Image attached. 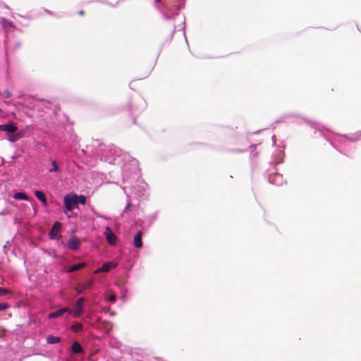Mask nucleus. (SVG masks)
<instances>
[{
	"label": "nucleus",
	"mask_w": 361,
	"mask_h": 361,
	"mask_svg": "<svg viewBox=\"0 0 361 361\" xmlns=\"http://www.w3.org/2000/svg\"><path fill=\"white\" fill-rule=\"evenodd\" d=\"M63 202L67 211H72L78 205L75 194L66 195L63 198Z\"/></svg>",
	"instance_id": "obj_1"
},
{
	"label": "nucleus",
	"mask_w": 361,
	"mask_h": 361,
	"mask_svg": "<svg viewBox=\"0 0 361 361\" xmlns=\"http://www.w3.org/2000/svg\"><path fill=\"white\" fill-rule=\"evenodd\" d=\"M80 245V240L76 236H73L67 242V247L71 250H77Z\"/></svg>",
	"instance_id": "obj_2"
},
{
	"label": "nucleus",
	"mask_w": 361,
	"mask_h": 361,
	"mask_svg": "<svg viewBox=\"0 0 361 361\" xmlns=\"http://www.w3.org/2000/svg\"><path fill=\"white\" fill-rule=\"evenodd\" d=\"M92 280H88L83 283H78L75 289L78 294H81L85 290L90 288L92 286Z\"/></svg>",
	"instance_id": "obj_3"
},
{
	"label": "nucleus",
	"mask_w": 361,
	"mask_h": 361,
	"mask_svg": "<svg viewBox=\"0 0 361 361\" xmlns=\"http://www.w3.org/2000/svg\"><path fill=\"white\" fill-rule=\"evenodd\" d=\"M104 234H105V236H106V238L107 241L111 245H115L116 244V243L117 241V237L112 232L111 229L109 227H106L105 228Z\"/></svg>",
	"instance_id": "obj_4"
},
{
	"label": "nucleus",
	"mask_w": 361,
	"mask_h": 361,
	"mask_svg": "<svg viewBox=\"0 0 361 361\" xmlns=\"http://www.w3.org/2000/svg\"><path fill=\"white\" fill-rule=\"evenodd\" d=\"M61 228V223L56 221L54 224L51 230L49 232L50 238L52 239L56 238L58 233L60 232Z\"/></svg>",
	"instance_id": "obj_5"
},
{
	"label": "nucleus",
	"mask_w": 361,
	"mask_h": 361,
	"mask_svg": "<svg viewBox=\"0 0 361 361\" xmlns=\"http://www.w3.org/2000/svg\"><path fill=\"white\" fill-rule=\"evenodd\" d=\"M66 312H69L71 314V311L69 310V309L67 308V307H64V308H62V309H60V310H58L56 311L51 312L49 314L48 317L49 319L57 318L59 317L62 316Z\"/></svg>",
	"instance_id": "obj_6"
},
{
	"label": "nucleus",
	"mask_w": 361,
	"mask_h": 361,
	"mask_svg": "<svg viewBox=\"0 0 361 361\" xmlns=\"http://www.w3.org/2000/svg\"><path fill=\"white\" fill-rule=\"evenodd\" d=\"M17 130L18 128L13 124L0 125V130L2 131L13 133H16Z\"/></svg>",
	"instance_id": "obj_7"
},
{
	"label": "nucleus",
	"mask_w": 361,
	"mask_h": 361,
	"mask_svg": "<svg viewBox=\"0 0 361 361\" xmlns=\"http://www.w3.org/2000/svg\"><path fill=\"white\" fill-rule=\"evenodd\" d=\"M133 244H134V246L137 248H140L142 247V232L141 231H138L134 236Z\"/></svg>",
	"instance_id": "obj_8"
},
{
	"label": "nucleus",
	"mask_w": 361,
	"mask_h": 361,
	"mask_svg": "<svg viewBox=\"0 0 361 361\" xmlns=\"http://www.w3.org/2000/svg\"><path fill=\"white\" fill-rule=\"evenodd\" d=\"M71 313L73 314L74 317H79L83 313V306L75 303L74 305V310Z\"/></svg>",
	"instance_id": "obj_9"
},
{
	"label": "nucleus",
	"mask_w": 361,
	"mask_h": 361,
	"mask_svg": "<svg viewBox=\"0 0 361 361\" xmlns=\"http://www.w3.org/2000/svg\"><path fill=\"white\" fill-rule=\"evenodd\" d=\"M71 350L73 353H80L83 351L81 345L78 341H75L73 343Z\"/></svg>",
	"instance_id": "obj_10"
},
{
	"label": "nucleus",
	"mask_w": 361,
	"mask_h": 361,
	"mask_svg": "<svg viewBox=\"0 0 361 361\" xmlns=\"http://www.w3.org/2000/svg\"><path fill=\"white\" fill-rule=\"evenodd\" d=\"M86 264L84 262L72 265L68 270V272H73L84 268Z\"/></svg>",
	"instance_id": "obj_11"
},
{
	"label": "nucleus",
	"mask_w": 361,
	"mask_h": 361,
	"mask_svg": "<svg viewBox=\"0 0 361 361\" xmlns=\"http://www.w3.org/2000/svg\"><path fill=\"white\" fill-rule=\"evenodd\" d=\"M36 197L40 200L44 204H47V198L42 191L36 190L35 192Z\"/></svg>",
	"instance_id": "obj_12"
},
{
	"label": "nucleus",
	"mask_w": 361,
	"mask_h": 361,
	"mask_svg": "<svg viewBox=\"0 0 361 361\" xmlns=\"http://www.w3.org/2000/svg\"><path fill=\"white\" fill-rule=\"evenodd\" d=\"M13 197L16 200H29V197L24 192H16L13 195Z\"/></svg>",
	"instance_id": "obj_13"
},
{
	"label": "nucleus",
	"mask_w": 361,
	"mask_h": 361,
	"mask_svg": "<svg viewBox=\"0 0 361 361\" xmlns=\"http://www.w3.org/2000/svg\"><path fill=\"white\" fill-rule=\"evenodd\" d=\"M111 263H104L102 267H100L99 269H97L95 271V273H99V272H107L110 270L111 269Z\"/></svg>",
	"instance_id": "obj_14"
},
{
	"label": "nucleus",
	"mask_w": 361,
	"mask_h": 361,
	"mask_svg": "<svg viewBox=\"0 0 361 361\" xmlns=\"http://www.w3.org/2000/svg\"><path fill=\"white\" fill-rule=\"evenodd\" d=\"M61 341L60 337L54 336L52 335H50L47 336V342L50 344H54L56 343H59Z\"/></svg>",
	"instance_id": "obj_15"
},
{
	"label": "nucleus",
	"mask_w": 361,
	"mask_h": 361,
	"mask_svg": "<svg viewBox=\"0 0 361 361\" xmlns=\"http://www.w3.org/2000/svg\"><path fill=\"white\" fill-rule=\"evenodd\" d=\"M83 329V326L80 323H75L71 326V329L74 332H79L82 331Z\"/></svg>",
	"instance_id": "obj_16"
},
{
	"label": "nucleus",
	"mask_w": 361,
	"mask_h": 361,
	"mask_svg": "<svg viewBox=\"0 0 361 361\" xmlns=\"http://www.w3.org/2000/svg\"><path fill=\"white\" fill-rule=\"evenodd\" d=\"M75 196L76 201L78 202V204H81L82 205L85 204L86 197L84 195H78L75 194Z\"/></svg>",
	"instance_id": "obj_17"
},
{
	"label": "nucleus",
	"mask_w": 361,
	"mask_h": 361,
	"mask_svg": "<svg viewBox=\"0 0 361 361\" xmlns=\"http://www.w3.org/2000/svg\"><path fill=\"white\" fill-rule=\"evenodd\" d=\"M105 299L109 302H114L116 301V295L114 293H109L106 296Z\"/></svg>",
	"instance_id": "obj_18"
},
{
	"label": "nucleus",
	"mask_w": 361,
	"mask_h": 361,
	"mask_svg": "<svg viewBox=\"0 0 361 361\" xmlns=\"http://www.w3.org/2000/svg\"><path fill=\"white\" fill-rule=\"evenodd\" d=\"M51 165L52 167L49 169V172H57L59 171V167L56 161L52 160Z\"/></svg>",
	"instance_id": "obj_19"
},
{
	"label": "nucleus",
	"mask_w": 361,
	"mask_h": 361,
	"mask_svg": "<svg viewBox=\"0 0 361 361\" xmlns=\"http://www.w3.org/2000/svg\"><path fill=\"white\" fill-rule=\"evenodd\" d=\"M9 293H11V290L9 289L0 288V297L5 296Z\"/></svg>",
	"instance_id": "obj_20"
},
{
	"label": "nucleus",
	"mask_w": 361,
	"mask_h": 361,
	"mask_svg": "<svg viewBox=\"0 0 361 361\" xmlns=\"http://www.w3.org/2000/svg\"><path fill=\"white\" fill-rule=\"evenodd\" d=\"M1 24L5 27H11L12 26V23L7 19L1 18Z\"/></svg>",
	"instance_id": "obj_21"
},
{
	"label": "nucleus",
	"mask_w": 361,
	"mask_h": 361,
	"mask_svg": "<svg viewBox=\"0 0 361 361\" xmlns=\"http://www.w3.org/2000/svg\"><path fill=\"white\" fill-rule=\"evenodd\" d=\"M9 305L8 303H0V311H3L8 308Z\"/></svg>",
	"instance_id": "obj_22"
},
{
	"label": "nucleus",
	"mask_w": 361,
	"mask_h": 361,
	"mask_svg": "<svg viewBox=\"0 0 361 361\" xmlns=\"http://www.w3.org/2000/svg\"><path fill=\"white\" fill-rule=\"evenodd\" d=\"M85 302V298H80L75 303L78 304V305H80L82 306H83V303Z\"/></svg>",
	"instance_id": "obj_23"
},
{
	"label": "nucleus",
	"mask_w": 361,
	"mask_h": 361,
	"mask_svg": "<svg viewBox=\"0 0 361 361\" xmlns=\"http://www.w3.org/2000/svg\"><path fill=\"white\" fill-rule=\"evenodd\" d=\"M16 140H17L16 136H12V137H11L9 138V140H10L11 142H16Z\"/></svg>",
	"instance_id": "obj_24"
},
{
	"label": "nucleus",
	"mask_w": 361,
	"mask_h": 361,
	"mask_svg": "<svg viewBox=\"0 0 361 361\" xmlns=\"http://www.w3.org/2000/svg\"><path fill=\"white\" fill-rule=\"evenodd\" d=\"M78 13H79L80 16H83L84 15V11H80Z\"/></svg>",
	"instance_id": "obj_25"
},
{
	"label": "nucleus",
	"mask_w": 361,
	"mask_h": 361,
	"mask_svg": "<svg viewBox=\"0 0 361 361\" xmlns=\"http://www.w3.org/2000/svg\"><path fill=\"white\" fill-rule=\"evenodd\" d=\"M156 2H158V0H155Z\"/></svg>",
	"instance_id": "obj_26"
}]
</instances>
